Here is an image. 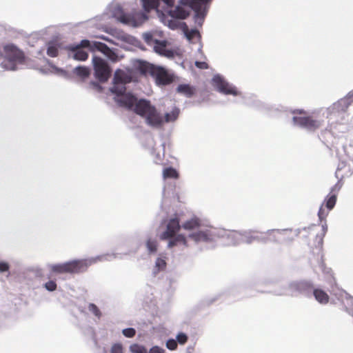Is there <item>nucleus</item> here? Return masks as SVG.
I'll list each match as a JSON object with an SVG mask.
<instances>
[{"label": "nucleus", "instance_id": "48", "mask_svg": "<svg viewBox=\"0 0 353 353\" xmlns=\"http://www.w3.org/2000/svg\"><path fill=\"white\" fill-rule=\"evenodd\" d=\"M139 15L141 19V21H143L147 19V16L144 13H140Z\"/></svg>", "mask_w": 353, "mask_h": 353}, {"label": "nucleus", "instance_id": "10", "mask_svg": "<svg viewBox=\"0 0 353 353\" xmlns=\"http://www.w3.org/2000/svg\"><path fill=\"white\" fill-rule=\"evenodd\" d=\"M289 289L291 295H294L295 292L308 294L312 292L313 285L311 282L307 281H296L291 283Z\"/></svg>", "mask_w": 353, "mask_h": 353}, {"label": "nucleus", "instance_id": "34", "mask_svg": "<svg viewBox=\"0 0 353 353\" xmlns=\"http://www.w3.org/2000/svg\"><path fill=\"white\" fill-rule=\"evenodd\" d=\"M110 353H123V347L121 343H114L110 348Z\"/></svg>", "mask_w": 353, "mask_h": 353}, {"label": "nucleus", "instance_id": "40", "mask_svg": "<svg viewBox=\"0 0 353 353\" xmlns=\"http://www.w3.org/2000/svg\"><path fill=\"white\" fill-rule=\"evenodd\" d=\"M187 38L189 40L193 39L196 36L199 35V32L197 30H190L185 32Z\"/></svg>", "mask_w": 353, "mask_h": 353}, {"label": "nucleus", "instance_id": "35", "mask_svg": "<svg viewBox=\"0 0 353 353\" xmlns=\"http://www.w3.org/2000/svg\"><path fill=\"white\" fill-rule=\"evenodd\" d=\"M155 266L159 270H163L166 268V262L165 259L161 258H158L155 263Z\"/></svg>", "mask_w": 353, "mask_h": 353}, {"label": "nucleus", "instance_id": "42", "mask_svg": "<svg viewBox=\"0 0 353 353\" xmlns=\"http://www.w3.org/2000/svg\"><path fill=\"white\" fill-rule=\"evenodd\" d=\"M176 339L180 344H185L188 341V336L184 333H179L176 336Z\"/></svg>", "mask_w": 353, "mask_h": 353}, {"label": "nucleus", "instance_id": "46", "mask_svg": "<svg viewBox=\"0 0 353 353\" xmlns=\"http://www.w3.org/2000/svg\"><path fill=\"white\" fill-rule=\"evenodd\" d=\"M90 85L91 86L92 88L97 90L99 91H101L102 89L101 86L99 84V83L94 81H91L90 83Z\"/></svg>", "mask_w": 353, "mask_h": 353}, {"label": "nucleus", "instance_id": "45", "mask_svg": "<svg viewBox=\"0 0 353 353\" xmlns=\"http://www.w3.org/2000/svg\"><path fill=\"white\" fill-rule=\"evenodd\" d=\"M9 270V265L5 262H0V272H6Z\"/></svg>", "mask_w": 353, "mask_h": 353}, {"label": "nucleus", "instance_id": "30", "mask_svg": "<svg viewBox=\"0 0 353 353\" xmlns=\"http://www.w3.org/2000/svg\"><path fill=\"white\" fill-rule=\"evenodd\" d=\"M130 350L132 353H148L147 350L143 345L137 343L131 345Z\"/></svg>", "mask_w": 353, "mask_h": 353}, {"label": "nucleus", "instance_id": "16", "mask_svg": "<svg viewBox=\"0 0 353 353\" xmlns=\"http://www.w3.org/2000/svg\"><path fill=\"white\" fill-rule=\"evenodd\" d=\"M176 92L186 97H192L196 92V88L190 84H179L176 88Z\"/></svg>", "mask_w": 353, "mask_h": 353}, {"label": "nucleus", "instance_id": "29", "mask_svg": "<svg viewBox=\"0 0 353 353\" xmlns=\"http://www.w3.org/2000/svg\"><path fill=\"white\" fill-rule=\"evenodd\" d=\"M59 50L56 44L49 43L47 49V54L50 57H56L58 55Z\"/></svg>", "mask_w": 353, "mask_h": 353}, {"label": "nucleus", "instance_id": "36", "mask_svg": "<svg viewBox=\"0 0 353 353\" xmlns=\"http://www.w3.org/2000/svg\"><path fill=\"white\" fill-rule=\"evenodd\" d=\"M122 333L127 338H132L136 334V330L132 327H129L123 329Z\"/></svg>", "mask_w": 353, "mask_h": 353}, {"label": "nucleus", "instance_id": "28", "mask_svg": "<svg viewBox=\"0 0 353 353\" xmlns=\"http://www.w3.org/2000/svg\"><path fill=\"white\" fill-rule=\"evenodd\" d=\"M51 270L56 273H68L66 263L54 265L52 266Z\"/></svg>", "mask_w": 353, "mask_h": 353}, {"label": "nucleus", "instance_id": "26", "mask_svg": "<svg viewBox=\"0 0 353 353\" xmlns=\"http://www.w3.org/2000/svg\"><path fill=\"white\" fill-rule=\"evenodd\" d=\"M125 86L124 84H114L111 91L112 93L117 94L119 97L125 94Z\"/></svg>", "mask_w": 353, "mask_h": 353}, {"label": "nucleus", "instance_id": "1", "mask_svg": "<svg viewBox=\"0 0 353 353\" xmlns=\"http://www.w3.org/2000/svg\"><path fill=\"white\" fill-rule=\"evenodd\" d=\"M134 112L143 118L149 126L159 128L164 123L163 117L148 100L139 99L134 107Z\"/></svg>", "mask_w": 353, "mask_h": 353}, {"label": "nucleus", "instance_id": "37", "mask_svg": "<svg viewBox=\"0 0 353 353\" xmlns=\"http://www.w3.org/2000/svg\"><path fill=\"white\" fill-rule=\"evenodd\" d=\"M327 214H328V212L325 210V209L324 208V205L322 204V205L320 207V209L318 212V216H319V219L321 221L325 219Z\"/></svg>", "mask_w": 353, "mask_h": 353}, {"label": "nucleus", "instance_id": "19", "mask_svg": "<svg viewBox=\"0 0 353 353\" xmlns=\"http://www.w3.org/2000/svg\"><path fill=\"white\" fill-rule=\"evenodd\" d=\"M200 225V220L196 217H194L183 223L182 228L187 230H191L199 228Z\"/></svg>", "mask_w": 353, "mask_h": 353}, {"label": "nucleus", "instance_id": "22", "mask_svg": "<svg viewBox=\"0 0 353 353\" xmlns=\"http://www.w3.org/2000/svg\"><path fill=\"white\" fill-rule=\"evenodd\" d=\"M179 114V109L176 107H174L170 112L165 114L163 121L164 122L169 123L176 120Z\"/></svg>", "mask_w": 353, "mask_h": 353}, {"label": "nucleus", "instance_id": "5", "mask_svg": "<svg viewBox=\"0 0 353 353\" xmlns=\"http://www.w3.org/2000/svg\"><path fill=\"white\" fill-rule=\"evenodd\" d=\"M93 67L94 76L100 82H106L110 77L111 69L108 63L99 57H93Z\"/></svg>", "mask_w": 353, "mask_h": 353}, {"label": "nucleus", "instance_id": "6", "mask_svg": "<svg viewBox=\"0 0 353 353\" xmlns=\"http://www.w3.org/2000/svg\"><path fill=\"white\" fill-rule=\"evenodd\" d=\"M212 0H179L181 6L188 7L194 12L195 19H203L207 10L206 4Z\"/></svg>", "mask_w": 353, "mask_h": 353}, {"label": "nucleus", "instance_id": "9", "mask_svg": "<svg viewBox=\"0 0 353 353\" xmlns=\"http://www.w3.org/2000/svg\"><path fill=\"white\" fill-rule=\"evenodd\" d=\"M212 81L214 85L219 92L225 94L237 95L236 89L225 81L221 77L215 76Z\"/></svg>", "mask_w": 353, "mask_h": 353}, {"label": "nucleus", "instance_id": "18", "mask_svg": "<svg viewBox=\"0 0 353 353\" xmlns=\"http://www.w3.org/2000/svg\"><path fill=\"white\" fill-rule=\"evenodd\" d=\"M190 15V12L188 10H186L181 6H176L174 10L172 11V16L173 17L180 19H185Z\"/></svg>", "mask_w": 353, "mask_h": 353}, {"label": "nucleus", "instance_id": "38", "mask_svg": "<svg viewBox=\"0 0 353 353\" xmlns=\"http://www.w3.org/2000/svg\"><path fill=\"white\" fill-rule=\"evenodd\" d=\"M57 283L54 281H49L45 283V288L50 292H53L57 289Z\"/></svg>", "mask_w": 353, "mask_h": 353}, {"label": "nucleus", "instance_id": "4", "mask_svg": "<svg viewBox=\"0 0 353 353\" xmlns=\"http://www.w3.org/2000/svg\"><path fill=\"white\" fill-rule=\"evenodd\" d=\"M140 71L143 73H150L156 79L159 84L168 85L172 82L173 77L166 70L161 67H156L147 63H141Z\"/></svg>", "mask_w": 353, "mask_h": 353}, {"label": "nucleus", "instance_id": "14", "mask_svg": "<svg viewBox=\"0 0 353 353\" xmlns=\"http://www.w3.org/2000/svg\"><path fill=\"white\" fill-rule=\"evenodd\" d=\"M312 293L315 299L321 304H327L329 302L330 296L326 292L321 288H313Z\"/></svg>", "mask_w": 353, "mask_h": 353}, {"label": "nucleus", "instance_id": "12", "mask_svg": "<svg viewBox=\"0 0 353 353\" xmlns=\"http://www.w3.org/2000/svg\"><path fill=\"white\" fill-rule=\"evenodd\" d=\"M94 49L101 52L110 60H112V61L117 60V55L105 43L97 41V42L94 43Z\"/></svg>", "mask_w": 353, "mask_h": 353}, {"label": "nucleus", "instance_id": "32", "mask_svg": "<svg viewBox=\"0 0 353 353\" xmlns=\"http://www.w3.org/2000/svg\"><path fill=\"white\" fill-rule=\"evenodd\" d=\"M146 246L150 253L156 252L157 250V242L155 240L148 239L146 242Z\"/></svg>", "mask_w": 353, "mask_h": 353}, {"label": "nucleus", "instance_id": "43", "mask_svg": "<svg viewBox=\"0 0 353 353\" xmlns=\"http://www.w3.org/2000/svg\"><path fill=\"white\" fill-rule=\"evenodd\" d=\"M195 65L199 69H208V64L205 61H196Z\"/></svg>", "mask_w": 353, "mask_h": 353}, {"label": "nucleus", "instance_id": "20", "mask_svg": "<svg viewBox=\"0 0 353 353\" xmlns=\"http://www.w3.org/2000/svg\"><path fill=\"white\" fill-rule=\"evenodd\" d=\"M118 19L121 23L127 25H132L134 26H137L138 25L134 17L129 14L121 13V15L118 17Z\"/></svg>", "mask_w": 353, "mask_h": 353}, {"label": "nucleus", "instance_id": "47", "mask_svg": "<svg viewBox=\"0 0 353 353\" xmlns=\"http://www.w3.org/2000/svg\"><path fill=\"white\" fill-rule=\"evenodd\" d=\"M294 114H305V112L303 110H296L293 112Z\"/></svg>", "mask_w": 353, "mask_h": 353}, {"label": "nucleus", "instance_id": "3", "mask_svg": "<svg viewBox=\"0 0 353 353\" xmlns=\"http://www.w3.org/2000/svg\"><path fill=\"white\" fill-rule=\"evenodd\" d=\"M4 58L8 61V65L2 63V66L7 70H14L17 63H23L25 61L24 52L13 44H6L2 48Z\"/></svg>", "mask_w": 353, "mask_h": 353}, {"label": "nucleus", "instance_id": "49", "mask_svg": "<svg viewBox=\"0 0 353 353\" xmlns=\"http://www.w3.org/2000/svg\"><path fill=\"white\" fill-rule=\"evenodd\" d=\"M322 227H323V230L324 234H325L326 232V231H327V225L326 224L323 225Z\"/></svg>", "mask_w": 353, "mask_h": 353}, {"label": "nucleus", "instance_id": "8", "mask_svg": "<svg viewBox=\"0 0 353 353\" xmlns=\"http://www.w3.org/2000/svg\"><path fill=\"white\" fill-rule=\"evenodd\" d=\"M88 260H73L66 262L67 271L70 274H79L85 272L90 265Z\"/></svg>", "mask_w": 353, "mask_h": 353}, {"label": "nucleus", "instance_id": "27", "mask_svg": "<svg viewBox=\"0 0 353 353\" xmlns=\"http://www.w3.org/2000/svg\"><path fill=\"white\" fill-rule=\"evenodd\" d=\"M82 48H88L90 49V50L93 51L94 50V44L91 46L90 41L87 39L82 40L81 43L79 45H77L75 46L71 47V50H78L81 49Z\"/></svg>", "mask_w": 353, "mask_h": 353}, {"label": "nucleus", "instance_id": "31", "mask_svg": "<svg viewBox=\"0 0 353 353\" xmlns=\"http://www.w3.org/2000/svg\"><path fill=\"white\" fill-rule=\"evenodd\" d=\"M336 202V196L334 194L330 195L325 200V207L328 210H331L335 205Z\"/></svg>", "mask_w": 353, "mask_h": 353}, {"label": "nucleus", "instance_id": "44", "mask_svg": "<svg viewBox=\"0 0 353 353\" xmlns=\"http://www.w3.org/2000/svg\"><path fill=\"white\" fill-rule=\"evenodd\" d=\"M164 352H165V350L163 348H161L158 346L152 347L149 351V353H164Z\"/></svg>", "mask_w": 353, "mask_h": 353}, {"label": "nucleus", "instance_id": "21", "mask_svg": "<svg viewBox=\"0 0 353 353\" xmlns=\"http://www.w3.org/2000/svg\"><path fill=\"white\" fill-rule=\"evenodd\" d=\"M179 177V174L175 168L172 167L166 168L163 170V178L167 179H177Z\"/></svg>", "mask_w": 353, "mask_h": 353}, {"label": "nucleus", "instance_id": "15", "mask_svg": "<svg viewBox=\"0 0 353 353\" xmlns=\"http://www.w3.org/2000/svg\"><path fill=\"white\" fill-rule=\"evenodd\" d=\"M189 237L196 242H208L212 240V235L207 231H199L196 232L192 233L189 235Z\"/></svg>", "mask_w": 353, "mask_h": 353}, {"label": "nucleus", "instance_id": "51", "mask_svg": "<svg viewBox=\"0 0 353 353\" xmlns=\"http://www.w3.org/2000/svg\"><path fill=\"white\" fill-rule=\"evenodd\" d=\"M0 54H1V50L0 49ZM1 57H2V54H1Z\"/></svg>", "mask_w": 353, "mask_h": 353}, {"label": "nucleus", "instance_id": "24", "mask_svg": "<svg viewBox=\"0 0 353 353\" xmlns=\"http://www.w3.org/2000/svg\"><path fill=\"white\" fill-rule=\"evenodd\" d=\"M74 72L77 76H79L83 79L87 78L90 75L89 68L87 67H84V66L77 67L74 69Z\"/></svg>", "mask_w": 353, "mask_h": 353}, {"label": "nucleus", "instance_id": "33", "mask_svg": "<svg viewBox=\"0 0 353 353\" xmlns=\"http://www.w3.org/2000/svg\"><path fill=\"white\" fill-rule=\"evenodd\" d=\"M88 310L91 312L96 317L100 319L101 316V312L99 307L94 303H90L88 305Z\"/></svg>", "mask_w": 353, "mask_h": 353}, {"label": "nucleus", "instance_id": "2", "mask_svg": "<svg viewBox=\"0 0 353 353\" xmlns=\"http://www.w3.org/2000/svg\"><path fill=\"white\" fill-rule=\"evenodd\" d=\"M181 225L179 224V219L177 216L172 218L169 220L166 230L161 235V239L165 240L173 238L168 242V248H172L179 244H182L185 247L188 246V242L185 237L182 234L175 236L176 233L179 230Z\"/></svg>", "mask_w": 353, "mask_h": 353}, {"label": "nucleus", "instance_id": "17", "mask_svg": "<svg viewBox=\"0 0 353 353\" xmlns=\"http://www.w3.org/2000/svg\"><path fill=\"white\" fill-rule=\"evenodd\" d=\"M289 234L287 230L284 231H272L268 234L267 239L270 241L278 240L285 241L288 239Z\"/></svg>", "mask_w": 353, "mask_h": 353}, {"label": "nucleus", "instance_id": "39", "mask_svg": "<svg viewBox=\"0 0 353 353\" xmlns=\"http://www.w3.org/2000/svg\"><path fill=\"white\" fill-rule=\"evenodd\" d=\"M143 39L145 43L148 45H152L155 43V40L153 38V36L151 33H145L143 34Z\"/></svg>", "mask_w": 353, "mask_h": 353}, {"label": "nucleus", "instance_id": "41", "mask_svg": "<svg viewBox=\"0 0 353 353\" xmlns=\"http://www.w3.org/2000/svg\"><path fill=\"white\" fill-rule=\"evenodd\" d=\"M166 347L170 350H174L177 347V342L174 339H169L166 343Z\"/></svg>", "mask_w": 353, "mask_h": 353}, {"label": "nucleus", "instance_id": "13", "mask_svg": "<svg viewBox=\"0 0 353 353\" xmlns=\"http://www.w3.org/2000/svg\"><path fill=\"white\" fill-rule=\"evenodd\" d=\"M113 81L114 84L125 85L132 81V77L130 74L122 70H117L114 73Z\"/></svg>", "mask_w": 353, "mask_h": 353}, {"label": "nucleus", "instance_id": "25", "mask_svg": "<svg viewBox=\"0 0 353 353\" xmlns=\"http://www.w3.org/2000/svg\"><path fill=\"white\" fill-rule=\"evenodd\" d=\"M73 52H75L74 54V58L79 61H85L88 58V54L85 51L82 49L78 50H71Z\"/></svg>", "mask_w": 353, "mask_h": 353}, {"label": "nucleus", "instance_id": "7", "mask_svg": "<svg viewBox=\"0 0 353 353\" xmlns=\"http://www.w3.org/2000/svg\"><path fill=\"white\" fill-rule=\"evenodd\" d=\"M292 121L295 125L312 132L316 130L322 125L321 121L314 119L312 116L293 117Z\"/></svg>", "mask_w": 353, "mask_h": 353}, {"label": "nucleus", "instance_id": "23", "mask_svg": "<svg viewBox=\"0 0 353 353\" xmlns=\"http://www.w3.org/2000/svg\"><path fill=\"white\" fill-rule=\"evenodd\" d=\"M154 50L156 52L161 55H166V41L155 40Z\"/></svg>", "mask_w": 353, "mask_h": 353}, {"label": "nucleus", "instance_id": "50", "mask_svg": "<svg viewBox=\"0 0 353 353\" xmlns=\"http://www.w3.org/2000/svg\"><path fill=\"white\" fill-rule=\"evenodd\" d=\"M237 234L236 233H232L230 235L232 236V237H234Z\"/></svg>", "mask_w": 353, "mask_h": 353}, {"label": "nucleus", "instance_id": "11", "mask_svg": "<svg viewBox=\"0 0 353 353\" xmlns=\"http://www.w3.org/2000/svg\"><path fill=\"white\" fill-rule=\"evenodd\" d=\"M119 106L125 108L128 110H133L139 100L130 93H127L114 99Z\"/></svg>", "mask_w": 353, "mask_h": 353}]
</instances>
